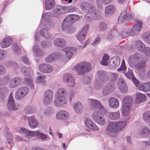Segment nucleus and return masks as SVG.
I'll list each match as a JSON object with an SVG mask.
<instances>
[{
	"label": "nucleus",
	"instance_id": "774afa93",
	"mask_svg": "<svg viewBox=\"0 0 150 150\" xmlns=\"http://www.w3.org/2000/svg\"><path fill=\"white\" fill-rule=\"evenodd\" d=\"M8 143L10 145L12 144V136L11 134H8L7 136Z\"/></svg>",
	"mask_w": 150,
	"mask_h": 150
},
{
	"label": "nucleus",
	"instance_id": "ea45409f",
	"mask_svg": "<svg viewBox=\"0 0 150 150\" xmlns=\"http://www.w3.org/2000/svg\"><path fill=\"white\" fill-rule=\"evenodd\" d=\"M112 0H96V4L98 8H101L103 4H108Z\"/></svg>",
	"mask_w": 150,
	"mask_h": 150
},
{
	"label": "nucleus",
	"instance_id": "9d476101",
	"mask_svg": "<svg viewBox=\"0 0 150 150\" xmlns=\"http://www.w3.org/2000/svg\"><path fill=\"white\" fill-rule=\"evenodd\" d=\"M28 91V89L27 87L20 88L16 92L15 98L16 99L20 100L27 94Z\"/></svg>",
	"mask_w": 150,
	"mask_h": 150
},
{
	"label": "nucleus",
	"instance_id": "9b49d317",
	"mask_svg": "<svg viewBox=\"0 0 150 150\" xmlns=\"http://www.w3.org/2000/svg\"><path fill=\"white\" fill-rule=\"evenodd\" d=\"M22 79L19 76H16L11 79L8 83L10 88H13L19 86L21 83Z\"/></svg>",
	"mask_w": 150,
	"mask_h": 150
},
{
	"label": "nucleus",
	"instance_id": "c03bdc74",
	"mask_svg": "<svg viewBox=\"0 0 150 150\" xmlns=\"http://www.w3.org/2000/svg\"><path fill=\"white\" fill-rule=\"evenodd\" d=\"M138 88L139 90L145 92L149 91L147 82L141 84Z\"/></svg>",
	"mask_w": 150,
	"mask_h": 150
},
{
	"label": "nucleus",
	"instance_id": "f8f14e48",
	"mask_svg": "<svg viewBox=\"0 0 150 150\" xmlns=\"http://www.w3.org/2000/svg\"><path fill=\"white\" fill-rule=\"evenodd\" d=\"M63 80L69 86L73 87L75 85V80L72 76L70 74H65L63 76Z\"/></svg>",
	"mask_w": 150,
	"mask_h": 150
},
{
	"label": "nucleus",
	"instance_id": "20e7f679",
	"mask_svg": "<svg viewBox=\"0 0 150 150\" xmlns=\"http://www.w3.org/2000/svg\"><path fill=\"white\" fill-rule=\"evenodd\" d=\"M20 132L22 134H24V136L25 137L28 139L30 138L32 136H37L39 138L43 140L47 137V134L40 133L38 131H29L23 128L20 129Z\"/></svg>",
	"mask_w": 150,
	"mask_h": 150
},
{
	"label": "nucleus",
	"instance_id": "a211bd4d",
	"mask_svg": "<svg viewBox=\"0 0 150 150\" xmlns=\"http://www.w3.org/2000/svg\"><path fill=\"white\" fill-rule=\"evenodd\" d=\"M55 99L54 101V105L57 107H62L63 106L67 103V100L66 98H61L55 96Z\"/></svg>",
	"mask_w": 150,
	"mask_h": 150
},
{
	"label": "nucleus",
	"instance_id": "f3484780",
	"mask_svg": "<svg viewBox=\"0 0 150 150\" xmlns=\"http://www.w3.org/2000/svg\"><path fill=\"white\" fill-rule=\"evenodd\" d=\"M142 22L139 20L136 21L135 25L132 28L131 31L132 35H136L140 31L142 28Z\"/></svg>",
	"mask_w": 150,
	"mask_h": 150
},
{
	"label": "nucleus",
	"instance_id": "412c9836",
	"mask_svg": "<svg viewBox=\"0 0 150 150\" xmlns=\"http://www.w3.org/2000/svg\"><path fill=\"white\" fill-rule=\"evenodd\" d=\"M89 27L88 25H86L83 28V30L78 35L77 38L79 41H81L84 39L86 35L87 32Z\"/></svg>",
	"mask_w": 150,
	"mask_h": 150
},
{
	"label": "nucleus",
	"instance_id": "bf43d9fd",
	"mask_svg": "<svg viewBox=\"0 0 150 150\" xmlns=\"http://www.w3.org/2000/svg\"><path fill=\"white\" fill-rule=\"evenodd\" d=\"M125 76L129 79H133V74L132 71L129 68L128 69V71L126 72L125 71L124 73Z\"/></svg>",
	"mask_w": 150,
	"mask_h": 150
},
{
	"label": "nucleus",
	"instance_id": "7ed1b4c3",
	"mask_svg": "<svg viewBox=\"0 0 150 150\" xmlns=\"http://www.w3.org/2000/svg\"><path fill=\"white\" fill-rule=\"evenodd\" d=\"M111 33L109 36V38L111 39H113L120 36L124 37H126L132 35L131 28L127 27L123 29L120 33L118 32L116 29V28H113L111 29Z\"/></svg>",
	"mask_w": 150,
	"mask_h": 150
},
{
	"label": "nucleus",
	"instance_id": "a19ab883",
	"mask_svg": "<svg viewBox=\"0 0 150 150\" xmlns=\"http://www.w3.org/2000/svg\"><path fill=\"white\" fill-rule=\"evenodd\" d=\"M91 13L92 16H93V18L96 20L99 19L101 17L100 11L96 10L95 8L94 10L91 12Z\"/></svg>",
	"mask_w": 150,
	"mask_h": 150
},
{
	"label": "nucleus",
	"instance_id": "c9c22d12",
	"mask_svg": "<svg viewBox=\"0 0 150 150\" xmlns=\"http://www.w3.org/2000/svg\"><path fill=\"white\" fill-rule=\"evenodd\" d=\"M108 117L112 120H116L120 117V113L119 112H108Z\"/></svg>",
	"mask_w": 150,
	"mask_h": 150
},
{
	"label": "nucleus",
	"instance_id": "37998d69",
	"mask_svg": "<svg viewBox=\"0 0 150 150\" xmlns=\"http://www.w3.org/2000/svg\"><path fill=\"white\" fill-rule=\"evenodd\" d=\"M115 9L113 5H110L107 6L105 8V12L106 14H109L114 13Z\"/></svg>",
	"mask_w": 150,
	"mask_h": 150
},
{
	"label": "nucleus",
	"instance_id": "a18cd8bd",
	"mask_svg": "<svg viewBox=\"0 0 150 150\" xmlns=\"http://www.w3.org/2000/svg\"><path fill=\"white\" fill-rule=\"evenodd\" d=\"M142 38L143 39L146 43L150 44V33L146 32L143 33Z\"/></svg>",
	"mask_w": 150,
	"mask_h": 150
},
{
	"label": "nucleus",
	"instance_id": "0eeeda50",
	"mask_svg": "<svg viewBox=\"0 0 150 150\" xmlns=\"http://www.w3.org/2000/svg\"><path fill=\"white\" fill-rule=\"evenodd\" d=\"M142 59L141 55L137 53L129 57L128 59V62L130 65L131 66H136L137 64Z\"/></svg>",
	"mask_w": 150,
	"mask_h": 150
},
{
	"label": "nucleus",
	"instance_id": "cd10ccee",
	"mask_svg": "<svg viewBox=\"0 0 150 150\" xmlns=\"http://www.w3.org/2000/svg\"><path fill=\"white\" fill-rule=\"evenodd\" d=\"M133 99L132 97L126 96L124 97L122 100L123 105L126 107H130L132 105Z\"/></svg>",
	"mask_w": 150,
	"mask_h": 150
},
{
	"label": "nucleus",
	"instance_id": "13d9d810",
	"mask_svg": "<svg viewBox=\"0 0 150 150\" xmlns=\"http://www.w3.org/2000/svg\"><path fill=\"white\" fill-rule=\"evenodd\" d=\"M53 96V91L50 90H47L44 94V97H49V98H52Z\"/></svg>",
	"mask_w": 150,
	"mask_h": 150
},
{
	"label": "nucleus",
	"instance_id": "4d7b16f0",
	"mask_svg": "<svg viewBox=\"0 0 150 150\" xmlns=\"http://www.w3.org/2000/svg\"><path fill=\"white\" fill-rule=\"evenodd\" d=\"M142 59L141 61L139 62L137 64L136 66H135L138 69H142V68L144 67L145 65V61H142Z\"/></svg>",
	"mask_w": 150,
	"mask_h": 150
},
{
	"label": "nucleus",
	"instance_id": "052dcab7",
	"mask_svg": "<svg viewBox=\"0 0 150 150\" xmlns=\"http://www.w3.org/2000/svg\"><path fill=\"white\" fill-rule=\"evenodd\" d=\"M88 13L86 14L85 16V19L89 22L92 21L94 19L93 16H92L91 13L90 12H88Z\"/></svg>",
	"mask_w": 150,
	"mask_h": 150
},
{
	"label": "nucleus",
	"instance_id": "6e6552de",
	"mask_svg": "<svg viewBox=\"0 0 150 150\" xmlns=\"http://www.w3.org/2000/svg\"><path fill=\"white\" fill-rule=\"evenodd\" d=\"M107 134L110 136L114 137L113 134L117 132L116 123L115 122H111L108 124L106 128Z\"/></svg>",
	"mask_w": 150,
	"mask_h": 150
},
{
	"label": "nucleus",
	"instance_id": "7c9ffc66",
	"mask_svg": "<svg viewBox=\"0 0 150 150\" xmlns=\"http://www.w3.org/2000/svg\"><path fill=\"white\" fill-rule=\"evenodd\" d=\"M28 121L29 125L31 128L34 129L38 127V122L33 117H29Z\"/></svg>",
	"mask_w": 150,
	"mask_h": 150
},
{
	"label": "nucleus",
	"instance_id": "c756f323",
	"mask_svg": "<svg viewBox=\"0 0 150 150\" xmlns=\"http://www.w3.org/2000/svg\"><path fill=\"white\" fill-rule=\"evenodd\" d=\"M8 93V89L6 87L0 88V99L3 100L7 96Z\"/></svg>",
	"mask_w": 150,
	"mask_h": 150
},
{
	"label": "nucleus",
	"instance_id": "473e14b6",
	"mask_svg": "<svg viewBox=\"0 0 150 150\" xmlns=\"http://www.w3.org/2000/svg\"><path fill=\"white\" fill-rule=\"evenodd\" d=\"M74 110L77 113H80L83 110V105L80 102L76 103L74 105Z\"/></svg>",
	"mask_w": 150,
	"mask_h": 150
},
{
	"label": "nucleus",
	"instance_id": "49530a36",
	"mask_svg": "<svg viewBox=\"0 0 150 150\" xmlns=\"http://www.w3.org/2000/svg\"><path fill=\"white\" fill-rule=\"evenodd\" d=\"M150 133L149 128L145 127L143 128L140 132V134L142 137H145L147 136Z\"/></svg>",
	"mask_w": 150,
	"mask_h": 150
},
{
	"label": "nucleus",
	"instance_id": "09e8293b",
	"mask_svg": "<svg viewBox=\"0 0 150 150\" xmlns=\"http://www.w3.org/2000/svg\"><path fill=\"white\" fill-rule=\"evenodd\" d=\"M109 57L106 54H105L103 57L102 59L100 62L101 64L103 66H107L108 64Z\"/></svg>",
	"mask_w": 150,
	"mask_h": 150
},
{
	"label": "nucleus",
	"instance_id": "de8ad7c7",
	"mask_svg": "<svg viewBox=\"0 0 150 150\" xmlns=\"http://www.w3.org/2000/svg\"><path fill=\"white\" fill-rule=\"evenodd\" d=\"M143 119L147 122H150V111H146L144 112L142 115Z\"/></svg>",
	"mask_w": 150,
	"mask_h": 150
},
{
	"label": "nucleus",
	"instance_id": "603ef678",
	"mask_svg": "<svg viewBox=\"0 0 150 150\" xmlns=\"http://www.w3.org/2000/svg\"><path fill=\"white\" fill-rule=\"evenodd\" d=\"M108 80L111 81H115L118 76V74L116 73H108Z\"/></svg>",
	"mask_w": 150,
	"mask_h": 150
},
{
	"label": "nucleus",
	"instance_id": "3c124183",
	"mask_svg": "<svg viewBox=\"0 0 150 150\" xmlns=\"http://www.w3.org/2000/svg\"><path fill=\"white\" fill-rule=\"evenodd\" d=\"M25 81L28 84V85L30 86L31 87H33V84L32 78L31 75L28 76H25Z\"/></svg>",
	"mask_w": 150,
	"mask_h": 150
},
{
	"label": "nucleus",
	"instance_id": "72a5a7b5",
	"mask_svg": "<svg viewBox=\"0 0 150 150\" xmlns=\"http://www.w3.org/2000/svg\"><path fill=\"white\" fill-rule=\"evenodd\" d=\"M145 47V45L140 40H137L135 42V47L139 51L143 52Z\"/></svg>",
	"mask_w": 150,
	"mask_h": 150
},
{
	"label": "nucleus",
	"instance_id": "2f4dec72",
	"mask_svg": "<svg viewBox=\"0 0 150 150\" xmlns=\"http://www.w3.org/2000/svg\"><path fill=\"white\" fill-rule=\"evenodd\" d=\"M54 42L55 46L61 47H64L66 44L65 40L61 38L55 39L54 40Z\"/></svg>",
	"mask_w": 150,
	"mask_h": 150
},
{
	"label": "nucleus",
	"instance_id": "c85d7f7f",
	"mask_svg": "<svg viewBox=\"0 0 150 150\" xmlns=\"http://www.w3.org/2000/svg\"><path fill=\"white\" fill-rule=\"evenodd\" d=\"M57 118L60 120H65L69 117L68 112L65 111H60L58 112L57 114Z\"/></svg>",
	"mask_w": 150,
	"mask_h": 150
},
{
	"label": "nucleus",
	"instance_id": "aec40b11",
	"mask_svg": "<svg viewBox=\"0 0 150 150\" xmlns=\"http://www.w3.org/2000/svg\"><path fill=\"white\" fill-rule=\"evenodd\" d=\"M82 9L85 10L87 12H90L94 10L95 8L88 2H83L81 4Z\"/></svg>",
	"mask_w": 150,
	"mask_h": 150
},
{
	"label": "nucleus",
	"instance_id": "dca6fc26",
	"mask_svg": "<svg viewBox=\"0 0 150 150\" xmlns=\"http://www.w3.org/2000/svg\"><path fill=\"white\" fill-rule=\"evenodd\" d=\"M61 56V54L59 52H53L45 58V61L48 63L52 62L55 59L59 58Z\"/></svg>",
	"mask_w": 150,
	"mask_h": 150
},
{
	"label": "nucleus",
	"instance_id": "f704fd0d",
	"mask_svg": "<svg viewBox=\"0 0 150 150\" xmlns=\"http://www.w3.org/2000/svg\"><path fill=\"white\" fill-rule=\"evenodd\" d=\"M136 99L135 102L137 103H139L143 102L146 99V96L140 93H137L136 96Z\"/></svg>",
	"mask_w": 150,
	"mask_h": 150
},
{
	"label": "nucleus",
	"instance_id": "58836bf2",
	"mask_svg": "<svg viewBox=\"0 0 150 150\" xmlns=\"http://www.w3.org/2000/svg\"><path fill=\"white\" fill-rule=\"evenodd\" d=\"M22 74L24 76V77L28 76L30 75V72L31 71V68L30 67H23L20 69Z\"/></svg>",
	"mask_w": 150,
	"mask_h": 150
},
{
	"label": "nucleus",
	"instance_id": "6ab92c4d",
	"mask_svg": "<svg viewBox=\"0 0 150 150\" xmlns=\"http://www.w3.org/2000/svg\"><path fill=\"white\" fill-rule=\"evenodd\" d=\"M120 63V59L119 57H113L110 60V67L111 69L115 68L118 67Z\"/></svg>",
	"mask_w": 150,
	"mask_h": 150
},
{
	"label": "nucleus",
	"instance_id": "4be33fe9",
	"mask_svg": "<svg viewBox=\"0 0 150 150\" xmlns=\"http://www.w3.org/2000/svg\"><path fill=\"white\" fill-rule=\"evenodd\" d=\"M68 95L67 91L64 88H59L57 93L55 94V96L58 97L66 98L65 97Z\"/></svg>",
	"mask_w": 150,
	"mask_h": 150
},
{
	"label": "nucleus",
	"instance_id": "39448f33",
	"mask_svg": "<svg viewBox=\"0 0 150 150\" xmlns=\"http://www.w3.org/2000/svg\"><path fill=\"white\" fill-rule=\"evenodd\" d=\"M79 19L78 15L75 14H71L65 17L62 25V28L65 30L70 27L72 24Z\"/></svg>",
	"mask_w": 150,
	"mask_h": 150
},
{
	"label": "nucleus",
	"instance_id": "69168bd1",
	"mask_svg": "<svg viewBox=\"0 0 150 150\" xmlns=\"http://www.w3.org/2000/svg\"><path fill=\"white\" fill-rule=\"evenodd\" d=\"M143 52L144 54L146 56H149L150 55V47H145Z\"/></svg>",
	"mask_w": 150,
	"mask_h": 150
},
{
	"label": "nucleus",
	"instance_id": "79ce46f5",
	"mask_svg": "<svg viewBox=\"0 0 150 150\" xmlns=\"http://www.w3.org/2000/svg\"><path fill=\"white\" fill-rule=\"evenodd\" d=\"M45 76L44 75L38 76L36 79V81L37 83H41L45 85L46 84Z\"/></svg>",
	"mask_w": 150,
	"mask_h": 150
},
{
	"label": "nucleus",
	"instance_id": "ddd939ff",
	"mask_svg": "<svg viewBox=\"0 0 150 150\" xmlns=\"http://www.w3.org/2000/svg\"><path fill=\"white\" fill-rule=\"evenodd\" d=\"M67 9L62 6H59L58 8L54 9L53 11L54 16L58 18H60L61 15L67 13Z\"/></svg>",
	"mask_w": 150,
	"mask_h": 150
},
{
	"label": "nucleus",
	"instance_id": "8fccbe9b",
	"mask_svg": "<svg viewBox=\"0 0 150 150\" xmlns=\"http://www.w3.org/2000/svg\"><path fill=\"white\" fill-rule=\"evenodd\" d=\"M13 49L14 53L16 55H19L21 53V50L19 47L16 43H14L13 46Z\"/></svg>",
	"mask_w": 150,
	"mask_h": 150
},
{
	"label": "nucleus",
	"instance_id": "1a4fd4ad",
	"mask_svg": "<svg viewBox=\"0 0 150 150\" xmlns=\"http://www.w3.org/2000/svg\"><path fill=\"white\" fill-rule=\"evenodd\" d=\"M100 111H95L92 114V118L95 122L99 125H103L105 123V120L103 116H100Z\"/></svg>",
	"mask_w": 150,
	"mask_h": 150
},
{
	"label": "nucleus",
	"instance_id": "0e129e2a",
	"mask_svg": "<svg viewBox=\"0 0 150 150\" xmlns=\"http://www.w3.org/2000/svg\"><path fill=\"white\" fill-rule=\"evenodd\" d=\"M6 69L3 65L0 64V76L5 74L6 72Z\"/></svg>",
	"mask_w": 150,
	"mask_h": 150
},
{
	"label": "nucleus",
	"instance_id": "b1692460",
	"mask_svg": "<svg viewBox=\"0 0 150 150\" xmlns=\"http://www.w3.org/2000/svg\"><path fill=\"white\" fill-rule=\"evenodd\" d=\"M12 93H10L9 96L8 103V107L9 110H16V109L14 99L12 96Z\"/></svg>",
	"mask_w": 150,
	"mask_h": 150
},
{
	"label": "nucleus",
	"instance_id": "4468645a",
	"mask_svg": "<svg viewBox=\"0 0 150 150\" xmlns=\"http://www.w3.org/2000/svg\"><path fill=\"white\" fill-rule=\"evenodd\" d=\"M38 68L40 71L44 73H50L53 70V67L52 66L46 63L40 64Z\"/></svg>",
	"mask_w": 150,
	"mask_h": 150
},
{
	"label": "nucleus",
	"instance_id": "423d86ee",
	"mask_svg": "<svg viewBox=\"0 0 150 150\" xmlns=\"http://www.w3.org/2000/svg\"><path fill=\"white\" fill-rule=\"evenodd\" d=\"M134 15L132 14L127 13L125 10H123L121 13L118 19V22L121 24L124 22L129 21L134 18Z\"/></svg>",
	"mask_w": 150,
	"mask_h": 150
},
{
	"label": "nucleus",
	"instance_id": "5701e85b",
	"mask_svg": "<svg viewBox=\"0 0 150 150\" xmlns=\"http://www.w3.org/2000/svg\"><path fill=\"white\" fill-rule=\"evenodd\" d=\"M86 125L88 128L94 130H98V128L90 119H87L85 121Z\"/></svg>",
	"mask_w": 150,
	"mask_h": 150
},
{
	"label": "nucleus",
	"instance_id": "338daca9",
	"mask_svg": "<svg viewBox=\"0 0 150 150\" xmlns=\"http://www.w3.org/2000/svg\"><path fill=\"white\" fill-rule=\"evenodd\" d=\"M52 101V98H49V97H44L43 99L44 103L45 105L49 104Z\"/></svg>",
	"mask_w": 150,
	"mask_h": 150
},
{
	"label": "nucleus",
	"instance_id": "393cba45",
	"mask_svg": "<svg viewBox=\"0 0 150 150\" xmlns=\"http://www.w3.org/2000/svg\"><path fill=\"white\" fill-rule=\"evenodd\" d=\"M12 39L10 37L3 38L1 42V45L2 48H5L9 46L11 44Z\"/></svg>",
	"mask_w": 150,
	"mask_h": 150
},
{
	"label": "nucleus",
	"instance_id": "6e6d98bb",
	"mask_svg": "<svg viewBox=\"0 0 150 150\" xmlns=\"http://www.w3.org/2000/svg\"><path fill=\"white\" fill-rule=\"evenodd\" d=\"M41 45L42 47L45 48L50 47L51 44L50 42L43 40L41 42Z\"/></svg>",
	"mask_w": 150,
	"mask_h": 150
},
{
	"label": "nucleus",
	"instance_id": "864d4df0",
	"mask_svg": "<svg viewBox=\"0 0 150 150\" xmlns=\"http://www.w3.org/2000/svg\"><path fill=\"white\" fill-rule=\"evenodd\" d=\"M130 108L129 107H126L125 105H123L122 114L124 116H126L129 115Z\"/></svg>",
	"mask_w": 150,
	"mask_h": 150
},
{
	"label": "nucleus",
	"instance_id": "f257e3e1",
	"mask_svg": "<svg viewBox=\"0 0 150 150\" xmlns=\"http://www.w3.org/2000/svg\"><path fill=\"white\" fill-rule=\"evenodd\" d=\"M96 78L95 81L94 86L95 88L98 90L101 88L104 83L108 80V73L104 70H98L96 74Z\"/></svg>",
	"mask_w": 150,
	"mask_h": 150
},
{
	"label": "nucleus",
	"instance_id": "e2e57ef3",
	"mask_svg": "<svg viewBox=\"0 0 150 150\" xmlns=\"http://www.w3.org/2000/svg\"><path fill=\"white\" fill-rule=\"evenodd\" d=\"M50 15L51 14L50 13H45L42 15V18L46 21H49V17Z\"/></svg>",
	"mask_w": 150,
	"mask_h": 150
},
{
	"label": "nucleus",
	"instance_id": "a878e982",
	"mask_svg": "<svg viewBox=\"0 0 150 150\" xmlns=\"http://www.w3.org/2000/svg\"><path fill=\"white\" fill-rule=\"evenodd\" d=\"M114 89V87L109 84L106 85L103 89L102 95L106 96L110 94Z\"/></svg>",
	"mask_w": 150,
	"mask_h": 150
},
{
	"label": "nucleus",
	"instance_id": "bb28decb",
	"mask_svg": "<svg viewBox=\"0 0 150 150\" xmlns=\"http://www.w3.org/2000/svg\"><path fill=\"white\" fill-rule=\"evenodd\" d=\"M108 103L110 106L111 108H117L119 105L118 100L113 97L109 99Z\"/></svg>",
	"mask_w": 150,
	"mask_h": 150
},
{
	"label": "nucleus",
	"instance_id": "f03ea898",
	"mask_svg": "<svg viewBox=\"0 0 150 150\" xmlns=\"http://www.w3.org/2000/svg\"><path fill=\"white\" fill-rule=\"evenodd\" d=\"M91 69V65L88 62H82L77 64L73 69L78 75H83L87 72L90 71Z\"/></svg>",
	"mask_w": 150,
	"mask_h": 150
},
{
	"label": "nucleus",
	"instance_id": "680f3d73",
	"mask_svg": "<svg viewBox=\"0 0 150 150\" xmlns=\"http://www.w3.org/2000/svg\"><path fill=\"white\" fill-rule=\"evenodd\" d=\"M119 88L121 92L122 93H125L127 91V88L126 84H125L123 86H120Z\"/></svg>",
	"mask_w": 150,
	"mask_h": 150
},
{
	"label": "nucleus",
	"instance_id": "2eb2a0df",
	"mask_svg": "<svg viewBox=\"0 0 150 150\" xmlns=\"http://www.w3.org/2000/svg\"><path fill=\"white\" fill-rule=\"evenodd\" d=\"M88 102L90 105L93 107V110H95V111H99L102 108L101 104L97 100L89 99H88Z\"/></svg>",
	"mask_w": 150,
	"mask_h": 150
},
{
	"label": "nucleus",
	"instance_id": "5fc2aeb1",
	"mask_svg": "<svg viewBox=\"0 0 150 150\" xmlns=\"http://www.w3.org/2000/svg\"><path fill=\"white\" fill-rule=\"evenodd\" d=\"M107 28V25L104 22H100L99 25V28L101 31L105 30Z\"/></svg>",
	"mask_w": 150,
	"mask_h": 150
},
{
	"label": "nucleus",
	"instance_id": "4c0bfd02",
	"mask_svg": "<svg viewBox=\"0 0 150 150\" xmlns=\"http://www.w3.org/2000/svg\"><path fill=\"white\" fill-rule=\"evenodd\" d=\"M116 123L117 132L122 130L127 125L126 121H121Z\"/></svg>",
	"mask_w": 150,
	"mask_h": 150
},
{
	"label": "nucleus",
	"instance_id": "e433bc0d",
	"mask_svg": "<svg viewBox=\"0 0 150 150\" xmlns=\"http://www.w3.org/2000/svg\"><path fill=\"white\" fill-rule=\"evenodd\" d=\"M45 9H51L55 5L54 0H45Z\"/></svg>",
	"mask_w": 150,
	"mask_h": 150
}]
</instances>
